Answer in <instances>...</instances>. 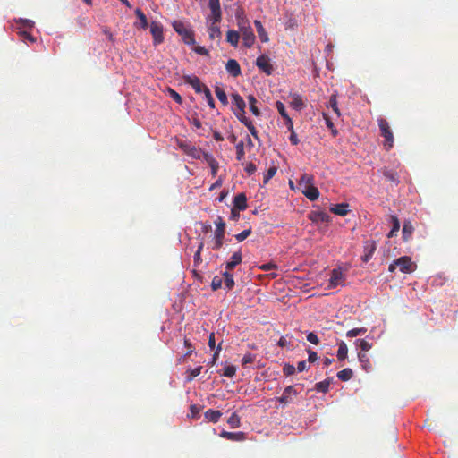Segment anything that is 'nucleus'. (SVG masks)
I'll list each match as a JSON object with an SVG mask.
<instances>
[{"instance_id": "obj_31", "label": "nucleus", "mask_w": 458, "mask_h": 458, "mask_svg": "<svg viewBox=\"0 0 458 458\" xmlns=\"http://www.w3.org/2000/svg\"><path fill=\"white\" fill-rule=\"evenodd\" d=\"M348 347L344 342L338 344L337 359L339 360H344L347 358Z\"/></svg>"}, {"instance_id": "obj_14", "label": "nucleus", "mask_w": 458, "mask_h": 458, "mask_svg": "<svg viewBox=\"0 0 458 458\" xmlns=\"http://www.w3.org/2000/svg\"><path fill=\"white\" fill-rule=\"evenodd\" d=\"M290 98H292V100L289 103L291 107H293L296 111H301L302 109L305 108L306 105L301 95L293 93L290 94Z\"/></svg>"}, {"instance_id": "obj_39", "label": "nucleus", "mask_w": 458, "mask_h": 458, "mask_svg": "<svg viewBox=\"0 0 458 458\" xmlns=\"http://www.w3.org/2000/svg\"><path fill=\"white\" fill-rule=\"evenodd\" d=\"M135 14L137 15V17L139 18L140 21V26L142 29L146 30L148 27V21H147V17L146 15L143 13V12L140 10V9H136L135 11Z\"/></svg>"}, {"instance_id": "obj_53", "label": "nucleus", "mask_w": 458, "mask_h": 458, "mask_svg": "<svg viewBox=\"0 0 458 458\" xmlns=\"http://www.w3.org/2000/svg\"><path fill=\"white\" fill-rule=\"evenodd\" d=\"M251 234V228H248L243 230L242 233L235 235V238L238 242L244 241L247 237H249Z\"/></svg>"}, {"instance_id": "obj_48", "label": "nucleus", "mask_w": 458, "mask_h": 458, "mask_svg": "<svg viewBox=\"0 0 458 458\" xmlns=\"http://www.w3.org/2000/svg\"><path fill=\"white\" fill-rule=\"evenodd\" d=\"M233 113H234V114L236 115V117L238 118V120H239L242 123H243V124H245V123H248V122H250V120L248 117H246V115H245V114H246L245 109H242V111L233 110Z\"/></svg>"}, {"instance_id": "obj_1", "label": "nucleus", "mask_w": 458, "mask_h": 458, "mask_svg": "<svg viewBox=\"0 0 458 458\" xmlns=\"http://www.w3.org/2000/svg\"><path fill=\"white\" fill-rule=\"evenodd\" d=\"M377 124L380 134L384 138V147L386 150H390L394 146V134L391 131L388 122L384 118L377 119Z\"/></svg>"}, {"instance_id": "obj_8", "label": "nucleus", "mask_w": 458, "mask_h": 458, "mask_svg": "<svg viewBox=\"0 0 458 458\" xmlns=\"http://www.w3.org/2000/svg\"><path fill=\"white\" fill-rule=\"evenodd\" d=\"M150 32L153 36L154 44L157 45L163 42L164 36H163V27L162 25L157 21H152L150 24Z\"/></svg>"}, {"instance_id": "obj_20", "label": "nucleus", "mask_w": 458, "mask_h": 458, "mask_svg": "<svg viewBox=\"0 0 458 458\" xmlns=\"http://www.w3.org/2000/svg\"><path fill=\"white\" fill-rule=\"evenodd\" d=\"M301 192L304 194L306 198H308L311 201L318 199V198L319 197V191L318 188L315 187L314 185L308 188H303Z\"/></svg>"}, {"instance_id": "obj_49", "label": "nucleus", "mask_w": 458, "mask_h": 458, "mask_svg": "<svg viewBox=\"0 0 458 458\" xmlns=\"http://www.w3.org/2000/svg\"><path fill=\"white\" fill-rule=\"evenodd\" d=\"M358 357H359V360L360 362L362 364V367L364 369H368L370 367V362H369V359L368 357V355L366 353H362V352H360L358 354Z\"/></svg>"}, {"instance_id": "obj_59", "label": "nucleus", "mask_w": 458, "mask_h": 458, "mask_svg": "<svg viewBox=\"0 0 458 458\" xmlns=\"http://www.w3.org/2000/svg\"><path fill=\"white\" fill-rule=\"evenodd\" d=\"M307 340L313 344H318V343H319V339H318V335L313 332H310L307 335Z\"/></svg>"}, {"instance_id": "obj_15", "label": "nucleus", "mask_w": 458, "mask_h": 458, "mask_svg": "<svg viewBox=\"0 0 458 458\" xmlns=\"http://www.w3.org/2000/svg\"><path fill=\"white\" fill-rule=\"evenodd\" d=\"M226 72L233 77H237L241 74V67L238 62L234 59H229L225 64Z\"/></svg>"}, {"instance_id": "obj_7", "label": "nucleus", "mask_w": 458, "mask_h": 458, "mask_svg": "<svg viewBox=\"0 0 458 458\" xmlns=\"http://www.w3.org/2000/svg\"><path fill=\"white\" fill-rule=\"evenodd\" d=\"M256 65L260 71L265 72L267 75L272 74L274 71L273 65L270 64V59L266 55H261L257 58Z\"/></svg>"}, {"instance_id": "obj_42", "label": "nucleus", "mask_w": 458, "mask_h": 458, "mask_svg": "<svg viewBox=\"0 0 458 458\" xmlns=\"http://www.w3.org/2000/svg\"><path fill=\"white\" fill-rule=\"evenodd\" d=\"M366 332H367L366 327L353 328V329L349 330L346 333V336L352 338V337H355V336H358L360 335H364Z\"/></svg>"}, {"instance_id": "obj_27", "label": "nucleus", "mask_w": 458, "mask_h": 458, "mask_svg": "<svg viewBox=\"0 0 458 458\" xmlns=\"http://www.w3.org/2000/svg\"><path fill=\"white\" fill-rule=\"evenodd\" d=\"M232 104L235 106L236 110L239 111H242V109L246 107L244 99L237 93L232 95Z\"/></svg>"}, {"instance_id": "obj_10", "label": "nucleus", "mask_w": 458, "mask_h": 458, "mask_svg": "<svg viewBox=\"0 0 458 458\" xmlns=\"http://www.w3.org/2000/svg\"><path fill=\"white\" fill-rule=\"evenodd\" d=\"M185 83L191 85L196 93L204 92V87H207L205 84L201 83L200 80L194 75H185L183 76Z\"/></svg>"}, {"instance_id": "obj_60", "label": "nucleus", "mask_w": 458, "mask_h": 458, "mask_svg": "<svg viewBox=\"0 0 458 458\" xmlns=\"http://www.w3.org/2000/svg\"><path fill=\"white\" fill-rule=\"evenodd\" d=\"M183 343H184V346L186 347V349H188L185 355L189 356L193 352L194 347L192 346V344L191 343V341L186 337L184 338Z\"/></svg>"}, {"instance_id": "obj_23", "label": "nucleus", "mask_w": 458, "mask_h": 458, "mask_svg": "<svg viewBox=\"0 0 458 458\" xmlns=\"http://www.w3.org/2000/svg\"><path fill=\"white\" fill-rule=\"evenodd\" d=\"M240 39L239 31L229 30L226 33V41L233 47H236L238 46Z\"/></svg>"}, {"instance_id": "obj_13", "label": "nucleus", "mask_w": 458, "mask_h": 458, "mask_svg": "<svg viewBox=\"0 0 458 458\" xmlns=\"http://www.w3.org/2000/svg\"><path fill=\"white\" fill-rule=\"evenodd\" d=\"M376 250V243L373 241H367L364 242L363 245V256L361 257V259L363 262L367 263L371 257L373 256L374 252Z\"/></svg>"}, {"instance_id": "obj_5", "label": "nucleus", "mask_w": 458, "mask_h": 458, "mask_svg": "<svg viewBox=\"0 0 458 458\" xmlns=\"http://www.w3.org/2000/svg\"><path fill=\"white\" fill-rule=\"evenodd\" d=\"M216 229L215 231V242L213 249L219 250L223 246V240L225 237V224L221 216H218L215 221Z\"/></svg>"}, {"instance_id": "obj_45", "label": "nucleus", "mask_w": 458, "mask_h": 458, "mask_svg": "<svg viewBox=\"0 0 458 458\" xmlns=\"http://www.w3.org/2000/svg\"><path fill=\"white\" fill-rule=\"evenodd\" d=\"M277 168L276 166L269 167L268 170L267 171V174L264 175L263 183L267 184L269 182V180L275 176Z\"/></svg>"}, {"instance_id": "obj_22", "label": "nucleus", "mask_w": 458, "mask_h": 458, "mask_svg": "<svg viewBox=\"0 0 458 458\" xmlns=\"http://www.w3.org/2000/svg\"><path fill=\"white\" fill-rule=\"evenodd\" d=\"M414 231V227L411 221H405L403 225V239L404 242H407L411 239Z\"/></svg>"}, {"instance_id": "obj_25", "label": "nucleus", "mask_w": 458, "mask_h": 458, "mask_svg": "<svg viewBox=\"0 0 458 458\" xmlns=\"http://www.w3.org/2000/svg\"><path fill=\"white\" fill-rule=\"evenodd\" d=\"M382 174L384 175V177L393 182L394 184H398L399 182V179H398V174L396 172L393 171V170H390V169H387V168H383L382 169Z\"/></svg>"}, {"instance_id": "obj_57", "label": "nucleus", "mask_w": 458, "mask_h": 458, "mask_svg": "<svg viewBox=\"0 0 458 458\" xmlns=\"http://www.w3.org/2000/svg\"><path fill=\"white\" fill-rule=\"evenodd\" d=\"M249 131L250 132V134L255 138V139H258V131L256 130L255 126L253 125L252 122L250 121L248 123H245L244 124Z\"/></svg>"}, {"instance_id": "obj_40", "label": "nucleus", "mask_w": 458, "mask_h": 458, "mask_svg": "<svg viewBox=\"0 0 458 458\" xmlns=\"http://www.w3.org/2000/svg\"><path fill=\"white\" fill-rule=\"evenodd\" d=\"M227 423L229 424V426L232 428H236L238 427H240V417L235 413L233 412L227 420Z\"/></svg>"}, {"instance_id": "obj_44", "label": "nucleus", "mask_w": 458, "mask_h": 458, "mask_svg": "<svg viewBox=\"0 0 458 458\" xmlns=\"http://www.w3.org/2000/svg\"><path fill=\"white\" fill-rule=\"evenodd\" d=\"M355 344L363 352H367V351L370 350L371 347H372V344H370L369 342H368V341H366L364 339H358V340H356Z\"/></svg>"}, {"instance_id": "obj_16", "label": "nucleus", "mask_w": 458, "mask_h": 458, "mask_svg": "<svg viewBox=\"0 0 458 458\" xmlns=\"http://www.w3.org/2000/svg\"><path fill=\"white\" fill-rule=\"evenodd\" d=\"M247 198L244 193H239L234 197L233 208L239 211H243L247 208Z\"/></svg>"}, {"instance_id": "obj_41", "label": "nucleus", "mask_w": 458, "mask_h": 458, "mask_svg": "<svg viewBox=\"0 0 458 458\" xmlns=\"http://www.w3.org/2000/svg\"><path fill=\"white\" fill-rule=\"evenodd\" d=\"M203 247H204V243H203V242H200L199 245L198 246V250L195 252L194 257H193L194 258V267H198L202 262L201 251L203 250Z\"/></svg>"}, {"instance_id": "obj_38", "label": "nucleus", "mask_w": 458, "mask_h": 458, "mask_svg": "<svg viewBox=\"0 0 458 458\" xmlns=\"http://www.w3.org/2000/svg\"><path fill=\"white\" fill-rule=\"evenodd\" d=\"M201 369H202L201 366L194 368V369H188L186 371L187 381H191L193 378L198 377L201 372Z\"/></svg>"}, {"instance_id": "obj_43", "label": "nucleus", "mask_w": 458, "mask_h": 458, "mask_svg": "<svg viewBox=\"0 0 458 458\" xmlns=\"http://www.w3.org/2000/svg\"><path fill=\"white\" fill-rule=\"evenodd\" d=\"M236 373V367L233 365H227L224 368L222 375L226 377H233Z\"/></svg>"}, {"instance_id": "obj_47", "label": "nucleus", "mask_w": 458, "mask_h": 458, "mask_svg": "<svg viewBox=\"0 0 458 458\" xmlns=\"http://www.w3.org/2000/svg\"><path fill=\"white\" fill-rule=\"evenodd\" d=\"M203 93H204V96H205V98L207 99L208 105L211 108H215V101H214V98L212 97L210 89L208 87H204V92Z\"/></svg>"}, {"instance_id": "obj_46", "label": "nucleus", "mask_w": 458, "mask_h": 458, "mask_svg": "<svg viewBox=\"0 0 458 458\" xmlns=\"http://www.w3.org/2000/svg\"><path fill=\"white\" fill-rule=\"evenodd\" d=\"M236 159L241 161L244 157V143L243 141H240L236 144Z\"/></svg>"}, {"instance_id": "obj_12", "label": "nucleus", "mask_w": 458, "mask_h": 458, "mask_svg": "<svg viewBox=\"0 0 458 458\" xmlns=\"http://www.w3.org/2000/svg\"><path fill=\"white\" fill-rule=\"evenodd\" d=\"M344 280V276L343 272L338 268H335L331 271L328 287L331 289L335 288L336 286L342 284Z\"/></svg>"}, {"instance_id": "obj_50", "label": "nucleus", "mask_w": 458, "mask_h": 458, "mask_svg": "<svg viewBox=\"0 0 458 458\" xmlns=\"http://www.w3.org/2000/svg\"><path fill=\"white\" fill-rule=\"evenodd\" d=\"M276 107L278 113L280 114V115L284 119L289 117V115H288L287 112H286L285 106H284V105L281 101H276Z\"/></svg>"}, {"instance_id": "obj_33", "label": "nucleus", "mask_w": 458, "mask_h": 458, "mask_svg": "<svg viewBox=\"0 0 458 458\" xmlns=\"http://www.w3.org/2000/svg\"><path fill=\"white\" fill-rule=\"evenodd\" d=\"M247 98H248V101H249L250 111L255 116H259L260 115V112H259V108L256 106V104H257L256 98L253 95H249Z\"/></svg>"}, {"instance_id": "obj_37", "label": "nucleus", "mask_w": 458, "mask_h": 458, "mask_svg": "<svg viewBox=\"0 0 458 458\" xmlns=\"http://www.w3.org/2000/svg\"><path fill=\"white\" fill-rule=\"evenodd\" d=\"M330 379H326L315 385V389L320 393H327L329 389Z\"/></svg>"}, {"instance_id": "obj_2", "label": "nucleus", "mask_w": 458, "mask_h": 458, "mask_svg": "<svg viewBox=\"0 0 458 458\" xmlns=\"http://www.w3.org/2000/svg\"><path fill=\"white\" fill-rule=\"evenodd\" d=\"M174 30L182 37L183 42L187 45H194L195 38L193 32L186 27L181 21H174L172 23Z\"/></svg>"}, {"instance_id": "obj_30", "label": "nucleus", "mask_w": 458, "mask_h": 458, "mask_svg": "<svg viewBox=\"0 0 458 458\" xmlns=\"http://www.w3.org/2000/svg\"><path fill=\"white\" fill-rule=\"evenodd\" d=\"M236 20H237V25L239 28V30H243L244 28H250V23L246 17L243 16V13H237L236 14Z\"/></svg>"}, {"instance_id": "obj_58", "label": "nucleus", "mask_w": 458, "mask_h": 458, "mask_svg": "<svg viewBox=\"0 0 458 458\" xmlns=\"http://www.w3.org/2000/svg\"><path fill=\"white\" fill-rule=\"evenodd\" d=\"M249 131L250 132V134L255 138V139H258V131L256 130L255 126L253 125L252 122L250 121L248 123H245L244 124Z\"/></svg>"}, {"instance_id": "obj_29", "label": "nucleus", "mask_w": 458, "mask_h": 458, "mask_svg": "<svg viewBox=\"0 0 458 458\" xmlns=\"http://www.w3.org/2000/svg\"><path fill=\"white\" fill-rule=\"evenodd\" d=\"M223 276L225 278V289L227 291H230L233 288L234 286V280H233V274L230 272V270H225L224 273H223Z\"/></svg>"}, {"instance_id": "obj_35", "label": "nucleus", "mask_w": 458, "mask_h": 458, "mask_svg": "<svg viewBox=\"0 0 458 458\" xmlns=\"http://www.w3.org/2000/svg\"><path fill=\"white\" fill-rule=\"evenodd\" d=\"M215 93L219 99V101L222 103V105L226 106L228 104L227 96L226 93L223 89L216 86L215 89Z\"/></svg>"}, {"instance_id": "obj_64", "label": "nucleus", "mask_w": 458, "mask_h": 458, "mask_svg": "<svg viewBox=\"0 0 458 458\" xmlns=\"http://www.w3.org/2000/svg\"><path fill=\"white\" fill-rule=\"evenodd\" d=\"M194 51L197 54L201 55H207L208 54V51L204 47H201V46L195 47Z\"/></svg>"}, {"instance_id": "obj_9", "label": "nucleus", "mask_w": 458, "mask_h": 458, "mask_svg": "<svg viewBox=\"0 0 458 458\" xmlns=\"http://www.w3.org/2000/svg\"><path fill=\"white\" fill-rule=\"evenodd\" d=\"M239 33L240 37L242 36L243 45L248 48L251 47L255 42L252 28H244L243 30H239Z\"/></svg>"}, {"instance_id": "obj_34", "label": "nucleus", "mask_w": 458, "mask_h": 458, "mask_svg": "<svg viewBox=\"0 0 458 458\" xmlns=\"http://www.w3.org/2000/svg\"><path fill=\"white\" fill-rule=\"evenodd\" d=\"M353 376L352 369L346 368L337 373V377L342 381H348Z\"/></svg>"}, {"instance_id": "obj_19", "label": "nucleus", "mask_w": 458, "mask_h": 458, "mask_svg": "<svg viewBox=\"0 0 458 458\" xmlns=\"http://www.w3.org/2000/svg\"><path fill=\"white\" fill-rule=\"evenodd\" d=\"M242 260V252L236 251L233 254V256L230 258V260L225 265V269L232 270L237 265H239Z\"/></svg>"}, {"instance_id": "obj_36", "label": "nucleus", "mask_w": 458, "mask_h": 458, "mask_svg": "<svg viewBox=\"0 0 458 458\" xmlns=\"http://www.w3.org/2000/svg\"><path fill=\"white\" fill-rule=\"evenodd\" d=\"M327 107H330L333 109V111L335 113V114L339 117L341 115L340 110L337 106V100H336V95L333 94L328 101V104L327 105Z\"/></svg>"}, {"instance_id": "obj_17", "label": "nucleus", "mask_w": 458, "mask_h": 458, "mask_svg": "<svg viewBox=\"0 0 458 458\" xmlns=\"http://www.w3.org/2000/svg\"><path fill=\"white\" fill-rule=\"evenodd\" d=\"M309 218L314 222H325L327 223L330 219V216L327 213L322 211H313L309 215Z\"/></svg>"}, {"instance_id": "obj_32", "label": "nucleus", "mask_w": 458, "mask_h": 458, "mask_svg": "<svg viewBox=\"0 0 458 458\" xmlns=\"http://www.w3.org/2000/svg\"><path fill=\"white\" fill-rule=\"evenodd\" d=\"M217 22H212V24L208 28V36L210 39H215L216 38L221 37L220 28L216 24Z\"/></svg>"}, {"instance_id": "obj_55", "label": "nucleus", "mask_w": 458, "mask_h": 458, "mask_svg": "<svg viewBox=\"0 0 458 458\" xmlns=\"http://www.w3.org/2000/svg\"><path fill=\"white\" fill-rule=\"evenodd\" d=\"M200 411H201V407L200 406H198L196 404H192L190 407V411H191L190 416L191 418H193V419L198 418Z\"/></svg>"}, {"instance_id": "obj_63", "label": "nucleus", "mask_w": 458, "mask_h": 458, "mask_svg": "<svg viewBox=\"0 0 458 458\" xmlns=\"http://www.w3.org/2000/svg\"><path fill=\"white\" fill-rule=\"evenodd\" d=\"M276 267H277V266L275 263L269 262V263L263 264L262 266H260L259 268L263 271H269L272 269H276Z\"/></svg>"}, {"instance_id": "obj_56", "label": "nucleus", "mask_w": 458, "mask_h": 458, "mask_svg": "<svg viewBox=\"0 0 458 458\" xmlns=\"http://www.w3.org/2000/svg\"><path fill=\"white\" fill-rule=\"evenodd\" d=\"M390 222L392 223V229L394 232H398L400 229V222L396 216H390Z\"/></svg>"}, {"instance_id": "obj_24", "label": "nucleus", "mask_w": 458, "mask_h": 458, "mask_svg": "<svg viewBox=\"0 0 458 458\" xmlns=\"http://www.w3.org/2000/svg\"><path fill=\"white\" fill-rule=\"evenodd\" d=\"M349 205L346 203H340L334 205L330 208V211L338 216H346L348 213Z\"/></svg>"}, {"instance_id": "obj_4", "label": "nucleus", "mask_w": 458, "mask_h": 458, "mask_svg": "<svg viewBox=\"0 0 458 458\" xmlns=\"http://www.w3.org/2000/svg\"><path fill=\"white\" fill-rule=\"evenodd\" d=\"M300 394L294 386H288L284 389V392L280 397L276 398V402L280 403L285 406L293 403L294 398Z\"/></svg>"}, {"instance_id": "obj_62", "label": "nucleus", "mask_w": 458, "mask_h": 458, "mask_svg": "<svg viewBox=\"0 0 458 458\" xmlns=\"http://www.w3.org/2000/svg\"><path fill=\"white\" fill-rule=\"evenodd\" d=\"M253 360H254V356L250 353H248V354L244 355L243 358L242 359V363L243 366H245L249 363L253 362Z\"/></svg>"}, {"instance_id": "obj_21", "label": "nucleus", "mask_w": 458, "mask_h": 458, "mask_svg": "<svg viewBox=\"0 0 458 458\" xmlns=\"http://www.w3.org/2000/svg\"><path fill=\"white\" fill-rule=\"evenodd\" d=\"M254 25L256 27L257 33H258L259 39L264 43L267 42L269 40V38H268V35H267L265 28L263 27L261 21L255 20Z\"/></svg>"}, {"instance_id": "obj_54", "label": "nucleus", "mask_w": 458, "mask_h": 458, "mask_svg": "<svg viewBox=\"0 0 458 458\" xmlns=\"http://www.w3.org/2000/svg\"><path fill=\"white\" fill-rule=\"evenodd\" d=\"M296 368L289 363L284 364L283 372L285 376H292L295 373Z\"/></svg>"}, {"instance_id": "obj_61", "label": "nucleus", "mask_w": 458, "mask_h": 458, "mask_svg": "<svg viewBox=\"0 0 458 458\" xmlns=\"http://www.w3.org/2000/svg\"><path fill=\"white\" fill-rule=\"evenodd\" d=\"M244 170L249 175H251L256 172V165L250 162L246 165Z\"/></svg>"}, {"instance_id": "obj_18", "label": "nucleus", "mask_w": 458, "mask_h": 458, "mask_svg": "<svg viewBox=\"0 0 458 458\" xmlns=\"http://www.w3.org/2000/svg\"><path fill=\"white\" fill-rule=\"evenodd\" d=\"M220 437L232 441H242L245 439V434L243 432H228L222 431Z\"/></svg>"}, {"instance_id": "obj_51", "label": "nucleus", "mask_w": 458, "mask_h": 458, "mask_svg": "<svg viewBox=\"0 0 458 458\" xmlns=\"http://www.w3.org/2000/svg\"><path fill=\"white\" fill-rule=\"evenodd\" d=\"M167 93L176 103H178V104H182V97L174 89H173L171 88H168L167 89Z\"/></svg>"}, {"instance_id": "obj_28", "label": "nucleus", "mask_w": 458, "mask_h": 458, "mask_svg": "<svg viewBox=\"0 0 458 458\" xmlns=\"http://www.w3.org/2000/svg\"><path fill=\"white\" fill-rule=\"evenodd\" d=\"M205 418L213 423H216L222 416L220 411L209 409L205 412Z\"/></svg>"}, {"instance_id": "obj_52", "label": "nucleus", "mask_w": 458, "mask_h": 458, "mask_svg": "<svg viewBox=\"0 0 458 458\" xmlns=\"http://www.w3.org/2000/svg\"><path fill=\"white\" fill-rule=\"evenodd\" d=\"M223 280L220 276H216L213 277L211 282V288L213 291H216L222 287Z\"/></svg>"}, {"instance_id": "obj_26", "label": "nucleus", "mask_w": 458, "mask_h": 458, "mask_svg": "<svg viewBox=\"0 0 458 458\" xmlns=\"http://www.w3.org/2000/svg\"><path fill=\"white\" fill-rule=\"evenodd\" d=\"M299 187L301 189V191L303 190V188H308V187H310L313 185V176L312 175H310L308 174H303L300 180H299Z\"/></svg>"}, {"instance_id": "obj_3", "label": "nucleus", "mask_w": 458, "mask_h": 458, "mask_svg": "<svg viewBox=\"0 0 458 458\" xmlns=\"http://www.w3.org/2000/svg\"><path fill=\"white\" fill-rule=\"evenodd\" d=\"M179 148L183 151L186 155L195 158L200 159L202 157L203 151L198 148L189 140H177Z\"/></svg>"}, {"instance_id": "obj_11", "label": "nucleus", "mask_w": 458, "mask_h": 458, "mask_svg": "<svg viewBox=\"0 0 458 458\" xmlns=\"http://www.w3.org/2000/svg\"><path fill=\"white\" fill-rule=\"evenodd\" d=\"M208 6L211 11L210 19L214 21V22H219L222 17L219 0H209Z\"/></svg>"}, {"instance_id": "obj_6", "label": "nucleus", "mask_w": 458, "mask_h": 458, "mask_svg": "<svg viewBox=\"0 0 458 458\" xmlns=\"http://www.w3.org/2000/svg\"><path fill=\"white\" fill-rule=\"evenodd\" d=\"M397 268L402 273H411L415 269L416 266L408 256H403L394 260Z\"/></svg>"}]
</instances>
